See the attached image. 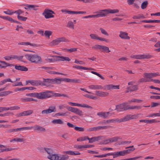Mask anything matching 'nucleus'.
<instances>
[{
    "mask_svg": "<svg viewBox=\"0 0 160 160\" xmlns=\"http://www.w3.org/2000/svg\"><path fill=\"white\" fill-rule=\"evenodd\" d=\"M138 117V115L137 114H128L124 118H121L120 119L117 118L108 119L106 120V122L107 123H114L115 122L120 123L122 122L128 121L131 119H136Z\"/></svg>",
    "mask_w": 160,
    "mask_h": 160,
    "instance_id": "nucleus-1",
    "label": "nucleus"
},
{
    "mask_svg": "<svg viewBox=\"0 0 160 160\" xmlns=\"http://www.w3.org/2000/svg\"><path fill=\"white\" fill-rule=\"evenodd\" d=\"M25 57L28 60L36 64H40L42 62L41 57L37 54H27Z\"/></svg>",
    "mask_w": 160,
    "mask_h": 160,
    "instance_id": "nucleus-2",
    "label": "nucleus"
},
{
    "mask_svg": "<svg viewBox=\"0 0 160 160\" xmlns=\"http://www.w3.org/2000/svg\"><path fill=\"white\" fill-rule=\"evenodd\" d=\"M47 157L51 160H67L69 157L67 155L52 154L48 155Z\"/></svg>",
    "mask_w": 160,
    "mask_h": 160,
    "instance_id": "nucleus-3",
    "label": "nucleus"
},
{
    "mask_svg": "<svg viewBox=\"0 0 160 160\" xmlns=\"http://www.w3.org/2000/svg\"><path fill=\"white\" fill-rule=\"evenodd\" d=\"M52 92L50 91H46L40 93L36 92V98L39 99H44L52 97Z\"/></svg>",
    "mask_w": 160,
    "mask_h": 160,
    "instance_id": "nucleus-4",
    "label": "nucleus"
},
{
    "mask_svg": "<svg viewBox=\"0 0 160 160\" xmlns=\"http://www.w3.org/2000/svg\"><path fill=\"white\" fill-rule=\"evenodd\" d=\"M68 41V40L66 39L65 38L62 37L53 40L49 43V45L51 46H53L58 45L61 42H67Z\"/></svg>",
    "mask_w": 160,
    "mask_h": 160,
    "instance_id": "nucleus-5",
    "label": "nucleus"
},
{
    "mask_svg": "<svg viewBox=\"0 0 160 160\" xmlns=\"http://www.w3.org/2000/svg\"><path fill=\"white\" fill-rule=\"evenodd\" d=\"M54 14V12L51 10L48 9H45L42 14L46 19L51 18H53L54 16L52 14Z\"/></svg>",
    "mask_w": 160,
    "mask_h": 160,
    "instance_id": "nucleus-6",
    "label": "nucleus"
},
{
    "mask_svg": "<svg viewBox=\"0 0 160 160\" xmlns=\"http://www.w3.org/2000/svg\"><path fill=\"white\" fill-rule=\"evenodd\" d=\"M111 127L110 126H98L89 128L87 129L88 132L96 131L106 129L109 128Z\"/></svg>",
    "mask_w": 160,
    "mask_h": 160,
    "instance_id": "nucleus-7",
    "label": "nucleus"
},
{
    "mask_svg": "<svg viewBox=\"0 0 160 160\" xmlns=\"http://www.w3.org/2000/svg\"><path fill=\"white\" fill-rule=\"evenodd\" d=\"M97 13L96 15H93L94 18H98L100 17H104L106 16L107 14V9L101 10L94 12Z\"/></svg>",
    "mask_w": 160,
    "mask_h": 160,
    "instance_id": "nucleus-8",
    "label": "nucleus"
},
{
    "mask_svg": "<svg viewBox=\"0 0 160 160\" xmlns=\"http://www.w3.org/2000/svg\"><path fill=\"white\" fill-rule=\"evenodd\" d=\"M127 104V102H124L116 105L115 110H117V111L118 112L126 110H125V109L127 108L126 105Z\"/></svg>",
    "mask_w": 160,
    "mask_h": 160,
    "instance_id": "nucleus-9",
    "label": "nucleus"
},
{
    "mask_svg": "<svg viewBox=\"0 0 160 160\" xmlns=\"http://www.w3.org/2000/svg\"><path fill=\"white\" fill-rule=\"evenodd\" d=\"M153 57V56L149 53L145 54L136 55V59H149Z\"/></svg>",
    "mask_w": 160,
    "mask_h": 160,
    "instance_id": "nucleus-10",
    "label": "nucleus"
},
{
    "mask_svg": "<svg viewBox=\"0 0 160 160\" xmlns=\"http://www.w3.org/2000/svg\"><path fill=\"white\" fill-rule=\"evenodd\" d=\"M56 111V109L55 106H52L50 107L48 109L42 111L41 112L42 114H48Z\"/></svg>",
    "mask_w": 160,
    "mask_h": 160,
    "instance_id": "nucleus-11",
    "label": "nucleus"
},
{
    "mask_svg": "<svg viewBox=\"0 0 160 160\" xmlns=\"http://www.w3.org/2000/svg\"><path fill=\"white\" fill-rule=\"evenodd\" d=\"M52 57H55L57 58L56 61H66L69 62L71 59L68 57H63L59 56H53Z\"/></svg>",
    "mask_w": 160,
    "mask_h": 160,
    "instance_id": "nucleus-12",
    "label": "nucleus"
},
{
    "mask_svg": "<svg viewBox=\"0 0 160 160\" xmlns=\"http://www.w3.org/2000/svg\"><path fill=\"white\" fill-rule=\"evenodd\" d=\"M119 89V85H114L113 84H108L104 86L103 87L104 90H110L111 89Z\"/></svg>",
    "mask_w": 160,
    "mask_h": 160,
    "instance_id": "nucleus-13",
    "label": "nucleus"
},
{
    "mask_svg": "<svg viewBox=\"0 0 160 160\" xmlns=\"http://www.w3.org/2000/svg\"><path fill=\"white\" fill-rule=\"evenodd\" d=\"M95 95L99 97H105L108 95V93L100 91H96L95 92Z\"/></svg>",
    "mask_w": 160,
    "mask_h": 160,
    "instance_id": "nucleus-14",
    "label": "nucleus"
},
{
    "mask_svg": "<svg viewBox=\"0 0 160 160\" xmlns=\"http://www.w3.org/2000/svg\"><path fill=\"white\" fill-rule=\"evenodd\" d=\"M63 154H66L72 155H80L81 153L78 151H73L71 150L63 151L62 152Z\"/></svg>",
    "mask_w": 160,
    "mask_h": 160,
    "instance_id": "nucleus-15",
    "label": "nucleus"
},
{
    "mask_svg": "<svg viewBox=\"0 0 160 160\" xmlns=\"http://www.w3.org/2000/svg\"><path fill=\"white\" fill-rule=\"evenodd\" d=\"M62 81V78H55L52 79L51 84H59Z\"/></svg>",
    "mask_w": 160,
    "mask_h": 160,
    "instance_id": "nucleus-16",
    "label": "nucleus"
},
{
    "mask_svg": "<svg viewBox=\"0 0 160 160\" xmlns=\"http://www.w3.org/2000/svg\"><path fill=\"white\" fill-rule=\"evenodd\" d=\"M127 32H120L119 37L122 39H129L130 37L128 36Z\"/></svg>",
    "mask_w": 160,
    "mask_h": 160,
    "instance_id": "nucleus-17",
    "label": "nucleus"
},
{
    "mask_svg": "<svg viewBox=\"0 0 160 160\" xmlns=\"http://www.w3.org/2000/svg\"><path fill=\"white\" fill-rule=\"evenodd\" d=\"M102 137V136H100L96 137H93L91 138H88V140H89V142L90 143H92L95 141H97L101 139Z\"/></svg>",
    "mask_w": 160,
    "mask_h": 160,
    "instance_id": "nucleus-18",
    "label": "nucleus"
},
{
    "mask_svg": "<svg viewBox=\"0 0 160 160\" xmlns=\"http://www.w3.org/2000/svg\"><path fill=\"white\" fill-rule=\"evenodd\" d=\"M88 88L91 89L100 90L103 89V87L100 85H91L88 86Z\"/></svg>",
    "mask_w": 160,
    "mask_h": 160,
    "instance_id": "nucleus-19",
    "label": "nucleus"
},
{
    "mask_svg": "<svg viewBox=\"0 0 160 160\" xmlns=\"http://www.w3.org/2000/svg\"><path fill=\"white\" fill-rule=\"evenodd\" d=\"M109 112H98L97 115L101 117H103V118H108V116Z\"/></svg>",
    "mask_w": 160,
    "mask_h": 160,
    "instance_id": "nucleus-20",
    "label": "nucleus"
},
{
    "mask_svg": "<svg viewBox=\"0 0 160 160\" xmlns=\"http://www.w3.org/2000/svg\"><path fill=\"white\" fill-rule=\"evenodd\" d=\"M15 68L17 70L21 71H27L28 70L27 68L20 65H15Z\"/></svg>",
    "mask_w": 160,
    "mask_h": 160,
    "instance_id": "nucleus-21",
    "label": "nucleus"
},
{
    "mask_svg": "<svg viewBox=\"0 0 160 160\" xmlns=\"http://www.w3.org/2000/svg\"><path fill=\"white\" fill-rule=\"evenodd\" d=\"M40 81L38 80H28L26 82L27 84L28 83H30L33 86H38L41 84Z\"/></svg>",
    "mask_w": 160,
    "mask_h": 160,
    "instance_id": "nucleus-22",
    "label": "nucleus"
},
{
    "mask_svg": "<svg viewBox=\"0 0 160 160\" xmlns=\"http://www.w3.org/2000/svg\"><path fill=\"white\" fill-rule=\"evenodd\" d=\"M114 155L113 157L114 158L120 156H124L125 155L123 150L120 152H114Z\"/></svg>",
    "mask_w": 160,
    "mask_h": 160,
    "instance_id": "nucleus-23",
    "label": "nucleus"
},
{
    "mask_svg": "<svg viewBox=\"0 0 160 160\" xmlns=\"http://www.w3.org/2000/svg\"><path fill=\"white\" fill-rule=\"evenodd\" d=\"M52 82V79L50 78H47L45 79L44 78H43V81L42 83V85L44 86H46L48 83L51 84Z\"/></svg>",
    "mask_w": 160,
    "mask_h": 160,
    "instance_id": "nucleus-24",
    "label": "nucleus"
},
{
    "mask_svg": "<svg viewBox=\"0 0 160 160\" xmlns=\"http://www.w3.org/2000/svg\"><path fill=\"white\" fill-rule=\"evenodd\" d=\"M18 45H29L31 46H32L34 47H37L38 46L37 44L33 43H31L29 42H19L18 43Z\"/></svg>",
    "mask_w": 160,
    "mask_h": 160,
    "instance_id": "nucleus-25",
    "label": "nucleus"
},
{
    "mask_svg": "<svg viewBox=\"0 0 160 160\" xmlns=\"http://www.w3.org/2000/svg\"><path fill=\"white\" fill-rule=\"evenodd\" d=\"M127 89L128 90H129L130 92H131L137 91L138 90V88L137 85H134L132 86L128 87L127 88Z\"/></svg>",
    "mask_w": 160,
    "mask_h": 160,
    "instance_id": "nucleus-26",
    "label": "nucleus"
},
{
    "mask_svg": "<svg viewBox=\"0 0 160 160\" xmlns=\"http://www.w3.org/2000/svg\"><path fill=\"white\" fill-rule=\"evenodd\" d=\"M21 99L22 101L25 102H29L31 101H37V99L30 98H22Z\"/></svg>",
    "mask_w": 160,
    "mask_h": 160,
    "instance_id": "nucleus-27",
    "label": "nucleus"
},
{
    "mask_svg": "<svg viewBox=\"0 0 160 160\" xmlns=\"http://www.w3.org/2000/svg\"><path fill=\"white\" fill-rule=\"evenodd\" d=\"M101 51L102 52H109L110 50L109 49V48L105 46L102 45Z\"/></svg>",
    "mask_w": 160,
    "mask_h": 160,
    "instance_id": "nucleus-28",
    "label": "nucleus"
},
{
    "mask_svg": "<svg viewBox=\"0 0 160 160\" xmlns=\"http://www.w3.org/2000/svg\"><path fill=\"white\" fill-rule=\"evenodd\" d=\"M20 108L17 106H15L13 107H11L10 108L6 107V111L8 110H18Z\"/></svg>",
    "mask_w": 160,
    "mask_h": 160,
    "instance_id": "nucleus-29",
    "label": "nucleus"
},
{
    "mask_svg": "<svg viewBox=\"0 0 160 160\" xmlns=\"http://www.w3.org/2000/svg\"><path fill=\"white\" fill-rule=\"evenodd\" d=\"M52 122L53 124H63V122L60 119H54L52 121Z\"/></svg>",
    "mask_w": 160,
    "mask_h": 160,
    "instance_id": "nucleus-30",
    "label": "nucleus"
},
{
    "mask_svg": "<svg viewBox=\"0 0 160 160\" xmlns=\"http://www.w3.org/2000/svg\"><path fill=\"white\" fill-rule=\"evenodd\" d=\"M107 14L109 13H118L119 12V10L117 9H107Z\"/></svg>",
    "mask_w": 160,
    "mask_h": 160,
    "instance_id": "nucleus-31",
    "label": "nucleus"
},
{
    "mask_svg": "<svg viewBox=\"0 0 160 160\" xmlns=\"http://www.w3.org/2000/svg\"><path fill=\"white\" fill-rule=\"evenodd\" d=\"M142 22L146 23H150V22H156V23H160V20H143L141 21Z\"/></svg>",
    "mask_w": 160,
    "mask_h": 160,
    "instance_id": "nucleus-32",
    "label": "nucleus"
},
{
    "mask_svg": "<svg viewBox=\"0 0 160 160\" xmlns=\"http://www.w3.org/2000/svg\"><path fill=\"white\" fill-rule=\"evenodd\" d=\"M145 18V17L142 14H139L136 15H134L132 17L133 19H140Z\"/></svg>",
    "mask_w": 160,
    "mask_h": 160,
    "instance_id": "nucleus-33",
    "label": "nucleus"
},
{
    "mask_svg": "<svg viewBox=\"0 0 160 160\" xmlns=\"http://www.w3.org/2000/svg\"><path fill=\"white\" fill-rule=\"evenodd\" d=\"M148 4V2L147 1H145L142 2L141 4V8L142 9H144L146 8Z\"/></svg>",
    "mask_w": 160,
    "mask_h": 160,
    "instance_id": "nucleus-34",
    "label": "nucleus"
},
{
    "mask_svg": "<svg viewBox=\"0 0 160 160\" xmlns=\"http://www.w3.org/2000/svg\"><path fill=\"white\" fill-rule=\"evenodd\" d=\"M74 25L72 22L69 21L68 22L67 24V27L72 29H74Z\"/></svg>",
    "mask_w": 160,
    "mask_h": 160,
    "instance_id": "nucleus-35",
    "label": "nucleus"
},
{
    "mask_svg": "<svg viewBox=\"0 0 160 160\" xmlns=\"http://www.w3.org/2000/svg\"><path fill=\"white\" fill-rule=\"evenodd\" d=\"M74 113L80 116H82L83 115V112L77 108H76Z\"/></svg>",
    "mask_w": 160,
    "mask_h": 160,
    "instance_id": "nucleus-36",
    "label": "nucleus"
},
{
    "mask_svg": "<svg viewBox=\"0 0 160 160\" xmlns=\"http://www.w3.org/2000/svg\"><path fill=\"white\" fill-rule=\"evenodd\" d=\"M119 139H120V138L118 137H114L109 138L110 143L116 142Z\"/></svg>",
    "mask_w": 160,
    "mask_h": 160,
    "instance_id": "nucleus-37",
    "label": "nucleus"
},
{
    "mask_svg": "<svg viewBox=\"0 0 160 160\" xmlns=\"http://www.w3.org/2000/svg\"><path fill=\"white\" fill-rule=\"evenodd\" d=\"M12 92L10 91H6L0 92L1 96H4L8 95L12 93Z\"/></svg>",
    "mask_w": 160,
    "mask_h": 160,
    "instance_id": "nucleus-38",
    "label": "nucleus"
},
{
    "mask_svg": "<svg viewBox=\"0 0 160 160\" xmlns=\"http://www.w3.org/2000/svg\"><path fill=\"white\" fill-rule=\"evenodd\" d=\"M0 62L2 63L3 65H4V66L5 67V68L7 67H8V66L12 67V66H14V65L13 64H9L8 63H7L5 61H3L0 60Z\"/></svg>",
    "mask_w": 160,
    "mask_h": 160,
    "instance_id": "nucleus-39",
    "label": "nucleus"
},
{
    "mask_svg": "<svg viewBox=\"0 0 160 160\" xmlns=\"http://www.w3.org/2000/svg\"><path fill=\"white\" fill-rule=\"evenodd\" d=\"M23 56H18V55H13V59H17L18 60H20L23 58Z\"/></svg>",
    "mask_w": 160,
    "mask_h": 160,
    "instance_id": "nucleus-40",
    "label": "nucleus"
},
{
    "mask_svg": "<svg viewBox=\"0 0 160 160\" xmlns=\"http://www.w3.org/2000/svg\"><path fill=\"white\" fill-rule=\"evenodd\" d=\"M88 136H85L84 137H81L77 139L78 141H82L88 140Z\"/></svg>",
    "mask_w": 160,
    "mask_h": 160,
    "instance_id": "nucleus-41",
    "label": "nucleus"
},
{
    "mask_svg": "<svg viewBox=\"0 0 160 160\" xmlns=\"http://www.w3.org/2000/svg\"><path fill=\"white\" fill-rule=\"evenodd\" d=\"M143 101L142 100L140 99H138L135 98H132L130 100L128 101V102H137L138 103H139L142 102Z\"/></svg>",
    "mask_w": 160,
    "mask_h": 160,
    "instance_id": "nucleus-42",
    "label": "nucleus"
},
{
    "mask_svg": "<svg viewBox=\"0 0 160 160\" xmlns=\"http://www.w3.org/2000/svg\"><path fill=\"white\" fill-rule=\"evenodd\" d=\"M44 149L49 155H51L53 153V151L51 149L45 148H44Z\"/></svg>",
    "mask_w": 160,
    "mask_h": 160,
    "instance_id": "nucleus-43",
    "label": "nucleus"
},
{
    "mask_svg": "<svg viewBox=\"0 0 160 160\" xmlns=\"http://www.w3.org/2000/svg\"><path fill=\"white\" fill-rule=\"evenodd\" d=\"M85 97H86L87 98H90L92 99H97L98 98L96 96H92L90 95L89 94H86L84 96Z\"/></svg>",
    "mask_w": 160,
    "mask_h": 160,
    "instance_id": "nucleus-44",
    "label": "nucleus"
},
{
    "mask_svg": "<svg viewBox=\"0 0 160 160\" xmlns=\"http://www.w3.org/2000/svg\"><path fill=\"white\" fill-rule=\"evenodd\" d=\"M52 33V32L50 31H45L44 32V35L45 36L49 38L50 36H51Z\"/></svg>",
    "mask_w": 160,
    "mask_h": 160,
    "instance_id": "nucleus-45",
    "label": "nucleus"
},
{
    "mask_svg": "<svg viewBox=\"0 0 160 160\" xmlns=\"http://www.w3.org/2000/svg\"><path fill=\"white\" fill-rule=\"evenodd\" d=\"M100 30L101 31V33L102 34H104L107 36H108L109 35V34L107 32L102 28H100Z\"/></svg>",
    "mask_w": 160,
    "mask_h": 160,
    "instance_id": "nucleus-46",
    "label": "nucleus"
},
{
    "mask_svg": "<svg viewBox=\"0 0 160 160\" xmlns=\"http://www.w3.org/2000/svg\"><path fill=\"white\" fill-rule=\"evenodd\" d=\"M64 50L70 52H72L76 51H77V48H73L71 49L65 48Z\"/></svg>",
    "mask_w": 160,
    "mask_h": 160,
    "instance_id": "nucleus-47",
    "label": "nucleus"
},
{
    "mask_svg": "<svg viewBox=\"0 0 160 160\" xmlns=\"http://www.w3.org/2000/svg\"><path fill=\"white\" fill-rule=\"evenodd\" d=\"M61 12H62L67 13L69 14H74V11H68L65 9L62 10Z\"/></svg>",
    "mask_w": 160,
    "mask_h": 160,
    "instance_id": "nucleus-48",
    "label": "nucleus"
},
{
    "mask_svg": "<svg viewBox=\"0 0 160 160\" xmlns=\"http://www.w3.org/2000/svg\"><path fill=\"white\" fill-rule=\"evenodd\" d=\"M91 72L92 73V74H95L97 76H98L99 77H100V78H101L102 79V80H104L105 79V78H104V77H102L100 74L99 73L96 72H94V71H91Z\"/></svg>",
    "mask_w": 160,
    "mask_h": 160,
    "instance_id": "nucleus-49",
    "label": "nucleus"
},
{
    "mask_svg": "<svg viewBox=\"0 0 160 160\" xmlns=\"http://www.w3.org/2000/svg\"><path fill=\"white\" fill-rule=\"evenodd\" d=\"M91 39H93L98 40V36L95 34H91L90 35Z\"/></svg>",
    "mask_w": 160,
    "mask_h": 160,
    "instance_id": "nucleus-50",
    "label": "nucleus"
},
{
    "mask_svg": "<svg viewBox=\"0 0 160 160\" xmlns=\"http://www.w3.org/2000/svg\"><path fill=\"white\" fill-rule=\"evenodd\" d=\"M135 150V148H133L132 149H128L126 150H123L125 155L127 154L128 153H130L131 151H133Z\"/></svg>",
    "mask_w": 160,
    "mask_h": 160,
    "instance_id": "nucleus-51",
    "label": "nucleus"
},
{
    "mask_svg": "<svg viewBox=\"0 0 160 160\" xmlns=\"http://www.w3.org/2000/svg\"><path fill=\"white\" fill-rule=\"evenodd\" d=\"M74 129L77 131L79 132H83L84 131V129L82 127H75Z\"/></svg>",
    "mask_w": 160,
    "mask_h": 160,
    "instance_id": "nucleus-52",
    "label": "nucleus"
},
{
    "mask_svg": "<svg viewBox=\"0 0 160 160\" xmlns=\"http://www.w3.org/2000/svg\"><path fill=\"white\" fill-rule=\"evenodd\" d=\"M66 108L69 111L74 113L76 108L72 107H67Z\"/></svg>",
    "mask_w": 160,
    "mask_h": 160,
    "instance_id": "nucleus-53",
    "label": "nucleus"
},
{
    "mask_svg": "<svg viewBox=\"0 0 160 160\" xmlns=\"http://www.w3.org/2000/svg\"><path fill=\"white\" fill-rule=\"evenodd\" d=\"M68 103L69 105L72 106H77L78 107H79V106H81V104H80L72 102H68Z\"/></svg>",
    "mask_w": 160,
    "mask_h": 160,
    "instance_id": "nucleus-54",
    "label": "nucleus"
},
{
    "mask_svg": "<svg viewBox=\"0 0 160 160\" xmlns=\"http://www.w3.org/2000/svg\"><path fill=\"white\" fill-rule=\"evenodd\" d=\"M159 121H156L155 119H147V123H157L158 122H159Z\"/></svg>",
    "mask_w": 160,
    "mask_h": 160,
    "instance_id": "nucleus-55",
    "label": "nucleus"
},
{
    "mask_svg": "<svg viewBox=\"0 0 160 160\" xmlns=\"http://www.w3.org/2000/svg\"><path fill=\"white\" fill-rule=\"evenodd\" d=\"M17 18L18 19L22 21H26L27 19V18L25 17H23L20 15H18Z\"/></svg>",
    "mask_w": 160,
    "mask_h": 160,
    "instance_id": "nucleus-56",
    "label": "nucleus"
},
{
    "mask_svg": "<svg viewBox=\"0 0 160 160\" xmlns=\"http://www.w3.org/2000/svg\"><path fill=\"white\" fill-rule=\"evenodd\" d=\"M3 13L6 14L11 15L14 13L11 10H7L6 11H4Z\"/></svg>",
    "mask_w": 160,
    "mask_h": 160,
    "instance_id": "nucleus-57",
    "label": "nucleus"
},
{
    "mask_svg": "<svg viewBox=\"0 0 160 160\" xmlns=\"http://www.w3.org/2000/svg\"><path fill=\"white\" fill-rule=\"evenodd\" d=\"M102 46V45H96L93 46L92 47V48L93 49H99L101 51Z\"/></svg>",
    "mask_w": 160,
    "mask_h": 160,
    "instance_id": "nucleus-58",
    "label": "nucleus"
},
{
    "mask_svg": "<svg viewBox=\"0 0 160 160\" xmlns=\"http://www.w3.org/2000/svg\"><path fill=\"white\" fill-rule=\"evenodd\" d=\"M36 92L32 93H28L26 94V96H27L33 97L36 98Z\"/></svg>",
    "mask_w": 160,
    "mask_h": 160,
    "instance_id": "nucleus-59",
    "label": "nucleus"
},
{
    "mask_svg": "<svg viewBox=\"0 0 160 160\" xmlns=\"http://www.w3.org/2000/svg\"><path fill=\"white\" fill-rule=\"evenodd\" d=\"M1 81L2 82L3 84H5V83H6L7 82H12L11 81V79L10 78H7L6 79H4V80Z\"/></svg>",
    "mask_w": 160,
    "mask_h": 160,
    "instance_id": "nucleus-60",
    "label": "nucleus"
},
{
    "mask_svg": "<svg viewBox=\"0 0 160 160\" xmlns=\"http://www.w3.org/2000/svg\"><path fill=\"white\" fill-rule=\"evenodd\" d=\"M45 61L47 62H55L56 61L55 59L53 58H46L45 59Z\"/></svg>",
    "mask_w": 160,
    "mask_h": 160,
    "instance_id": "nucleus-61",
    "label": "nucleus"
},
{
    "mask_svg": "<svg viewBox=\"0 0 160 160\" xmlns=\"http://www.w3.org/2000/svg\"><path fill=\"white\" fill-rule=\"evenodd\" d=\"M144 75L146 78L150 79L152 78L151 73H145L144 74Z\"/></svg>",
    "mask_w": 160,
    "mask_h": 160,
    "instance_id": "nucleus-62",
    "label": "nucleus"
},
{
    "mask_svg": "<svg viewBox=\"0 0 160 160\" xmlns=\"http://www.w3.org/2000/svg\"><path fill=\"white\" fill-rule=\"evenodd\" d=\"M38 6L31 5V9H32L34 10H37L38 9Z\"/></svg>",
    "mask_w": 160,
    "mask_h": 160,
    "instance_id": "nucleus-63",
    "label": "nucleus"
},
{
    "mask_svg": "<svg viewBox=\"0 0 160 160\" xmlns=\"http://www.w3.org/2000/svg\"><path fill=\"white\" fill-rule=\"evenodd\" d=\"M23 12H24L23 11L21 10L20 9H19L14 12V13L17 14H18V15H20Z\"/></svg>",
    "mask_w": 160,
    "mask_h": 160,
    "instance_id": "nucleus-64",
    "label": "nucleus"
}]
</instances>
